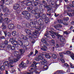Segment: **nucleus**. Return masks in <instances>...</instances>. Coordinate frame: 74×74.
<instances>
[{"label": "nucleus", "mask_w": 74, "mask_h": 74, "mask_svg": "<svg viewBox=\"0 0 74 74\" xmlns=\"http://www.w3.org/2000/svg\"><path fill=\"white\" fill-rule=\"evenodd\" d=\"M22 37L23 38V39L24 40H28V38H26V36L23 35H22Z\"/></svg>", "instance_id": "nucleus-33"}, {"label": "nucleus", "mask_w": 74, "mask_h": 74, "mask_svg": "<svg viewBox=\"0 0 74 74\" xmlns=\"http://www.w3.org/2000/svg\"><path fill=\"white\" fill-rule=\"evenodd\" d=\"M58 22L60 23H63L64 25H69V24H67L66 23L63 22V21L60 19L58 20Z\"/></svg>", "instance_id": "nucleus-15"}, {"label": "nucleus", "mask_w": 74, "mask_h": 74, "mask_svg": "<svg viewBox=\"0 0 74 74\" xmlns=\"http://www.w3.org/2000/svg\"><path fill=\"white\" fill-rule=\"evenodd\" d=\"M64 33L65 34H69V33H68V32L66 31L64 32Z\"/></svg>", "instance_id": "nucleus-57"}, {"label": "nucleus", "mask_w": 74, "mask_h": 74, "mask_svg": "<svg viewBox=\"0 0 74 74\" xmlns=\"http://www.w3.org/2000/svg\"><path fill=\"white\" fill-rule=\"evenodd\" d=\"M71 24V25H74V21H72Z\"/></svg>", "instance_id": "nucleus-64"}, {"label": "nucleus", "mask_w": 74, "mask_h": 74, "mask_svg": "<svg viewBox=\"0 0 74 74\" xmlns=\"http://www.w3.org/2000/svg\"><path fill=\"white\" fill-rule=\"evenodd\" d=\"M34 64H32L31 66L33 67H36V65L38 63L36 62H33Z\"/></svg>", "instance_id": "nucleus-28"}, {"label": "nucleus", "mask_w": 74, "mask_h": 74, "mask_svg": "<svg viewBox=\"0 0 74 74\" xmlns=\"http://www.w3.org/2000/svg\"><path fill=\"white\" fill-rule=\"evenodd\" d=\"M65 44H64V43L63 42H62L60 43V45L61 47H64Z\"/></svg>", "instance_id": "nucleus-44"}, {"label": "nucleus", "mask_w": 74, "mask_h": 74, "mask_svg": "<svg viewBox=\"0 0 74 74\" xmlns=\"http://www.w3.org/2000/svg\"><path fill=\"white\" fill-rule=\"evenodd\" d=\"M20 51L21 52V54H23V53H24L25 52V50L22 49H20Z\"/></svg>", "instance_id": "nucleus-40"}, {"label": "nucleus", "mask_w": 74, "mask_h": 74, "mask_svg": "<svg viewBox=\"0 0 74 74\" xmlns=\"http://www.w3.org/2000/svg\"><path fill=\"white\" fill-rule=\"evenodd\" d=\"M62 27V25H60V24L58 25V26H54V27H55V28H56V29H57V30H59V29L58 28Z\"/></svg>", "instance_id": "nucleus-27"}, {"label": "nucleus", "mask_w": 74, "mask_h": 74, "mask_svg": "<svg viewBox=\"0 0 74 74\" xmlns=\"http://www.w3.org/2000/svg\"><path fill=\"white\" fill-rule=\"evenodd\" d=\"M12 19H15V16H11Z\"/></svg>", "instance_id": "nucleus-61"}, {"label": "nucleus", "mask_w": 74, "mask_h": 74, "mask_svg": "<svg viewBox=\"0 0 74 74\" xmlns=\"http://www.w3.org/2000/svg\"><path fill=\"white\" fill-rule=\"evenodd\" d=\"M19 40L18 42L16 41H15L16 43V44H13V45L16 48H17V47H19V45H20V46H22L23 45V40H21V38H18Z\"/></svg>", "instance_id": "nucleus-7"}, {"label": "nucleus", "mask_w": 74, "mask_h": 74, "mask_svg": "<svg viewBox=\"0 0 74 74\" xmlns=\"http://www.w3.org/2000/svg\"><path fill=\"white\" fill-rule=\"evenodd\" d=\"M69 5L70 7H74V6L72 4H69Z\"/></svg>", "instance_id": "nucleus-58"}, {"label": "nucleus", "mask_w": 74, "mask_h": 74, "mask_svg": "<svg viewBox=\"0 0 74 74\" xmlns=\"http://www.w3.org/2000/svg\"><path fill=\"white\" fill-rule=\"evenodd\" d=\"M45 54H46V53L45 52L43 54L41 53L40 55L41 56H43L45 55V56L47 58H51V56L49 55H45Z\"/></svg>", "instance_id": "nucleus-16"}, {"label": "nucleus", "mask_w": 74, "mask_h": 74, "mask_svg": "<svg viewBox=\"0 0 74 74\" xmlns=\"http://www.w3.org/2000/svg\"><path fill=\"white\" fill-rule=\"evenodd\" d=\"M54 34H55L56 36H59L58 33L56 32H53V31H50L49 33L47 32V33L45 34V36L47 37L45 38L47 40H48L50 38L48 36H51L53 38H55V35Z\"/></svg>", "instance_id": "nucleus-5"}, {"label": "nucleus", "mask_w": 74, "mask_h": 74, "mask_svg": "<svg viewBox=\"0 0 74 74\" xmlns=\"http://www.w3.org/2000/svg\"><path fill=\"white\" fill-rule=\"evenodd\" d=\"M52 57L53 59H55L57 58V56H56V55L55 54H53L52 55Z\"/></svg>", "instance_id": "nucleus-36"}, {"label": "nucleus", "mask_w": 74, "mask_h": 74, "mask_svg": "<svg viewBox=\"0 0 74 74\" xmlns=\"http://www.w3.org/2000/svg\"><path fill=\"white\" fill-rule=\"evenodd\" d=\"M41 41L42 42H43L44 44H45V45H47V46H48V43H47V42L46 40L42 38L41 39Z\"/></svg>", "instance_id": "nucleus-18"}, {"label": "nucleus", "mask_w": 74, "mask_h": 74, "mask_svg": "<svg viewBox=\"0 0 74 74\" xmlns=\"http://www.w3.org/2000/svg\"><path fill=\"white\" fill-rule=\"evenodd\" d=\"M23 48L25 50H27V47H24Z\"/></svg>", "instance_id": "nucleus-59"}, {"label": "nucleus", "mask_w": 74, "mask_h": 74, "mask_svg": "<svg viewBox=\"0 0 74 74\" xmlns=\"http://www.w3.org/2000/svg\"><path fill=\"white\" fill-rule=\"evenodd\" d=\"M10 71V72L11 73H14V72H15L16 71L15 69H10L9 70Z\"/></svg>", "instance_id": "nucleus-32"}, {"label": "nucleus", "mask_w": 74, "mask_h": 74, "mask_svg": "<svg viewBox=\"0 0 74 74\" xmlns=\"http://www.w3.org/2000/svg\"><path fill=\"white\" fill-rule=\"evenodd\" d=\"M33 21L34 22L31 21L30 22V25L27 24L26 26L27 27H28L29 26H32V27L35 28V32H31L30 30L27 29L25 30L26 33L29 34V39L31 40H33V38H36L37 36L39 34L38 31L40 30V29H42L44 27V22L42 19H39L38 21V22L37 21L36 19H35Z\"/></svg>", "instance_id": "nucleus-1"}, {"label": "nucleus", "mask_w": 74, "mask_h": 74, "mask_svg": "<svg viewBox=\"0 0 74 74\" xmlns=\"http://www.w3.org/2000/svg\"><path fill=\"white\" fill-rule=\"evenodd\" d=\"M2 30H4V29H6L7 27H6V26L4 25V23H2Z\"/></svg>", "instance_id": "nucleus-25"}, {"label": "nucleus", "mask_w": 74, "mask_h": 74, "mask_svg": "<svg viewBox=\"0 0 74 74\" xmlns=\"http://www.w3.org/2000/svg\"><path fill=\"white\" fill-rule=\"evenodd\" d=\"M39 11V9H38V8L37 7H36L35 8V9L34 10H33L32 11V14H35L36 12H38Z\"/></svg>", "instance_id": "nucleus-17"}, {"label": "nucleus", "mask_w": 74, "mask_h": 74, "mask_svg": "<svg viewBox=\"0 0 74 74\" xmlns=\"http://www.w3.org/2000/svg\"><path fill=\"white\" fill-rule=\"evenodd\" d=\"M9 41L12 44L13 43H14V42L15 41V39H14L13 38H10Z\"/></svg>", "instance_id": "nucleus-30"}, {"label": "nucleus", "mask_w": 74, "mask_h": 74, "mask_svg": "<svg viewBox=\"0 0 74 74\" xmlns=\"http://www.w3.org/2000/svg\"><path fill=\"white\" fill-rule=\"evenodd\" d=\"M29 0H27L28 1H29ZM30 1L27 2L26 3V5H27V6H29L30 5H32V2H33L34 0H30Z\"/></svg>", "instance_id": "nucleus-13"}, {"label": "nucleus", "mask_w": 74, "mask_h": 74, "mask_svg": "<svg viewBox=\"0 0 74 74\" xmlns=\"http://www.w3.org/2000/svg\"><path fill=\"white\" fill-rule=\"evenodd\" d=\"M10 50H12V51H14L15 50V46H12Z\"/></svg>", "instance_id": "nucleus-46"}, {"label": "nucleus", "mask_w": 74, "mask_h": 74, "mask_svg": "<svg viewBox=\"0 0 74 74\" xmlns=\"http://www.w3.org/2000/svg\"><path fill=\"white\" fill-rule=\"evenodd\" d=\"M12 34L13 36H16V37H18L19 36V34H17L16 33V32H12Z\"/></svg>", "instance_id": "nucleus-19"}, {"label": "nucleus", "mask_w": 74, "mask_h": 74, "mask_svg": "<svg viewBox=\"0 0 74 74\" xmlns=\"http://www.w3.org/2000/svg\"><path fill=\"white\" fill-rule=\"evenodd\" d=\"M4 3L1 2L0 3V12H1V10L2 9L3 11L4 12H8L9 10L6 8V7L3 6Z\"/></svg>", "instance_id": "nucleus-8"}, {"label": "nucleus", "mask_w": 74, "mask_h": 74, "mask_svg": "<svg viewBox=\"0 0 74 74\" xmlns=\"http://www.w3.org/2000/svg\"><path fill=\"white\" fill-rule=\"evenodd\" d=\"M60 56L61 58H63V55L62 53H59Z\"/></svg>", "instance_id": "nucleus-45"}, {"label": "nucleus", "mask_w": 74, "mask_h": 74, "mask_svg": "<svg viewBox=\"0 0 74 74\" xmlns=\"http://www.w3.org/2000/svg\"><path fill=\"white\" fill-rule=\"evenodd\" d=\"M70 56L73 60H74V55L73 53H72V55H71Z\"/></svg>", "instance_id": "nucleus-47"}, {"label": "nucleus", "mask_w": 74, "mask_h": 74, "mask_svg": "<svg viewBox=\"0 0 74 74\" xmlns=\"http://www.w3.org/2000/svg\"><path fill=\"white\" fill-rule=\"evenodd\" d=\"M0 69H1V70H5L4 66H1V64H0Z\"/></svg>", "instance_id": "nucleus-31"}, {"label": "nucleus", "mask_w": 74, "mask_h": 74, "mask_svg": "<svg viewBox=\"0 0 74 74\" xmlns=\"http://www.w3.org/2000/svg\"><path fill=\"white\" fill-rule=\"evenodd\" d=\"M4 38H5V36H2L1 37L0 36V41L1 39H4Z\"/></svg>", "instance_id": "nucleus-49"}, {"label": "nucleus", "mask_w": 74, "mask_h": 74, "mask_svg": "<svg viewBox=\"0 0 74 74\" xmlns=\"http://www.w3.org/2000/svg\"><path fill=\"white\" fill-rule=\"evenodd\" d=\"M42 3L43 4H45L44 5L43 4H40L39 6V9L40 11H44L45 10L43 8L44 7V8H47L48 10L47 11L48 12H49L51 10V7L50 6L47 5V3L46 1H42Z\"/></svg>", "instance_id": "nucleus-4"}, {"label": "nucleus", "mask_w": 74, "mask_h": 74, "mask_svg": "<svg viewBox=\"0 0 74 74\" xmlns=\"http://www.w3.org/2000/svg\"><path fill=\"white\" fill-rule=\"evenodd\" d=\"M58 0H51L50 1H49V4H51V5H53L55 7H58V5L56 3V2L58 1Z\"/></svg>", "instance_id": "nucleus-10"}, {"label": "nucleus", "mask_w": 74, "mask_h": 74, "mask_svg": "<svg viewBox=\"0 0 74 74\" xmlns=\"http://www.w3.org/2000/svg\"><path fill=\"white\" fill-rule=\"evenodd\" d=\"M8 27L9 29H13L15 28V26L13 24H10L8 25Z\"/></svg>", "instance_id": "nucleus-14"}, {"label": "nucleus", "mask_w": 74, "mask_h": 74, "mask_svg": "<svg viewBox=\"0 0 74 74\" xmlns=\"http://www.w3.org/2000/svg\"><path fill=\"white\" fill-rule=\"evenodd\" d=\"M70 64L71 69H74V65L73 64L71 63H70Z\"/></svg>", "instance_id": "nucleus-42"}, {"label": "nucleus", "mask_w": 74, "mask_h": 74, "mask_svg": "<svg viewBox=\"0 0 74 74\" xmlns=\"http://www.w3.org/2000/svg\"><path fill=\"white\" fill-rule=\"evenodd\" d=\"M17 28L19 29V30H20V29H21L22 30V29H23V28L22 27L19 25H17Z\"/></svg>", "instance_id": "nucleus-37"}, {"label": "nucleus", "mask_w": 74, "mask_h": 74, "mask_svg": "<svg viewBox=\"0 0 74 74\" xmlns=\"http://www.w3.org/2000/svg\"><path fill=\"white\" fill-rule=\"evenodd\" d=\"M64 71H61V70H58L56 72V73H54V74H56V73H58L59 74V73H60V74H64Z\"/></svg>", "instance_id": "nucleus-20"}, {"label": "nucleus", "mask_w": 74, "mask_h": 74, "mask_svg": "<svg viewBox=\"0 0 74 74\" xmlns=\"http://www.w3.org/2000/svg\"><path fill=\"white\" fill-rule=\"evenodd\" d=\"M38 3L37 2H35L32 3V6L33 7H35L37 6L38 5Z\"/></svg>", "instance_id": "nucleus-24"}, {"label": "nucleus", "mask_w": 74, "mask_h": 74, "mask_svg": "<svg viewBox=\"0 0 74 74\" xmlns=\"http://www.w3.org/2000/svg\"><path fill=\"white\" fill-rule=\"evenodd\" d=\"M35 17L36 19H38L40 17H42L43 19H45L47 18L46 15L45 14H43L42 15L40 11L39 13L35 14Z\"/></svg>", "instance_id": "nucleus-6"}, {"label": "nucleus", "mask_w": 74, "mask_h": 74, "mask_svg": "<svg viewBox=\"0 0 74 74\" xmlns=\"http://www.w3.org/2000/svg\"><path fill=\"white\" fill-rule=\"evenodd\" d=\"M11 45H8L7 47L8 49H9V50H11Z\"/></svg>", "instance_id": "nucleus-43"}, {"label": "nucleus", "mask_w": 74, "mask_h": 74, "mask_svg": "<svg viewBox=\"0 0 74 74\" xmlns=\"http://www.w3.org/2000/svg\"><path fill=\"white\" fill-rule=\"evenodd\" d=\"M26 66V64L25 63L22 62L21 63V64L19 65V67L20 69H22V68L25 67Z\"/></svg>", "instance_id": "nucleus-12"}, {"label": "nucleus", "mask_w": 74, "mask_h": 74, "mask_svg": "<svg viewBox=\"0 0 74 74\" xmlns=\"http://www.w3.org/2000/svg\"><path fill=\"white\" fill-rule=\"evenodd\" d=\"M13 2V1L12 0L10 1H7L5 2L6 4H7V5H10V4H12Z\"/></svg>", "instance_id": "nucleus-22"}, {"label": "nucleus", "mask_w": 74, "mask_h": 74, "mask_svg": "<svg viewBox=\"0 0 74 74\" xmlns=\"http://www.w3.org/2000/svg\"><path fill=\"white\" fill-rule=\"evenodd\" d=\"M60 40L61 42H64L65 41V39L63 37H61L60 38Z\"/></svg>", "instance_id": "nucleus-34"}, {"label": "nucleus", "mask_w": 74, "mask_h": 74, "mask_svg": "<svg viewBox=\"0 0 74 74\" xmlns=\"http://www.w3.org/2000/svg\"><path fill=\"white\" fill-rule=\"evenodd\" d=\"M51 42L53 44H55V41H54V40H52L51 41Z\"/></svg>", "instance_id": "nucleus-53"}, {"label": "nucleus", "mask_w": 74, "mask_h": 74, "mask_svg": "<svg viewBox=\"0 0 74 74\" xmlns=\"http://www.w3.org/2000/svg\"><path fill=\"white\" fill-rule=\"evenodd\" d=\"M24 2H25V1H23L20 2V4H16L15 6L14 7V9L15 10H17L19 7H21V8H22V7H23L24 4ZM21 4L22 5H21Z\"/></svg>", "instance_id": "nucleus-9"}, {"label": "nucleus", "mask_w": 74, "mask_h": 74, "mask_svg": "<svg viewBox=\"0 0 74 74\" xmlns=\"http://www.w3.org/2000/svg\"><path fill=\"white\" fill-rule=\"evenodd\" d=\"M60 60H61V62L62 63H64V62H65V61H64V60H63V58H61L60 59Z\"/></svg>", "instance_id": "nucleus-50"}, {"label": "nucleus", "mask_w": 74, "mask_h": 74, "mask_svg": "<svg viewBox=\"0 0 74 74\" xmlns=\"http://www.w3.org/2000/svg\"><path fill=\"white\" fill-rule=\"evenodd\" d=\"M48 22H49V20L46 19L45 21V22L46 23H48Z\"/></svg>", "instance_id": "nucleus-52"}, {"label": "nucleus", "mask_w": 74, "mask_h": 74, "mask_svg": "<svg viewBox=\"0 0 74 74\" xmlns=\"http://www.w3.org/2000/svg\"><path fill=\"white\" fill-rule=\"evenodd\" d=\"M8 43V41L5 40V41L4 44H5V45H7Z\"/></svg>", "instance_id": "nucleus-51"}, {"label": "nucleus", "mask_w": 74, "mask_h": 74, "mask_svg": "<svg viewBox=\"0 0 74 74\" xmlns=\"http://www.w3.org/2000/svg\"><path fill=\"white\" fill-rule=\"evenodd\" d=\"M19 52L15 51L14 53V55L16 57V58H14L13 60L11 59V58H8L9 61H5L3 63V65L4 66H8L9 67H12L14 66L13 64L14 62H16L18 60L21 59V55L20 54H18Z\"/></svg>", "instance_id": "nucleus-2"}, {"label": "nucleus", "mask_w": 74, "mask_h": 74, "mask_svg": "<svg viewBox=\"0 0 74 74\" xmlns=\"http://www.w3.org/2000/svg\"><path fill=\"white\" fill-rule=\"evenodd\" d=\"M67 14L69 16H74V12H72V13L67 12Z\"/></svg>", "instance_id": "nucleus-29"}, {"label": "nucleus", "mask_w": 74, "mask_h": 74, "mask_svg": "<svg viewBox=\"0 0 74 74\" xmlns=\"http://www.w3.org/2000/svg\"><path fill=\"white\" fill-rule=\"evenodd\" d=\"M0 47L2 48H5V46L3 43H2L1 44Z\"/></svg>", "instance_id": "nucleus-39"}, {"label": "nucleus", "mask_w": 74, "mask_h": 74, "mask_svg": "<svg viewBox=\"0 0 74 74\" xmlns=\"http://www.w3.org/2000/svg\"><path fill=\"white\" fill-rule=\"evenodd\" d=\"M38 51L37 50H36L35 51V55H36V54H37V53H38Z\"/></svg>", "instance_id": "nucleus-60"}, {"label": "nucleus", "mask_w": 74, "mask_h": 74, "mask_svg": "<svg viewBox=\"0 0 74 74\" xmlns=\"http://www.w3.org/2000/svg\"><path fill=\"white\" fill-rule=\"evenodd\" d=\"M66 53L68 54H70V53H71V52L70 51H68L66 52Z\"/></svg>", "instance_id": "nucleus-54"}, {"label": "nucleus", "mask_w": 74, "mask_h": 74, "mask_svg": "<svg viewBox=\"0 0 74 74\" xmlns=\"http://www.w3.org/2000/svg\"><path fill=\"white\" fill-rule=\"evenodd\" d=\"M28 13V12L27 11H23L22 13V14L23 15H26V14H27Z\"/></svg>", "instance_id": "nucleus-38"}, {"label": "nucleus", "mask_w": 74, "mask_h": 74, "mask_svg": "<svg viewBox=\"0 0 74 74\" xmlns=\"http://www.w3.org/2000/svg\"><path fill=\"white\" fill-rule=\"evenodd\" d=\"M69 17H67L64 18L63 21L64 22H66L67 21H69Z\"/></svg>", "instance_id": "nucleus-35"}, {"label": "nucleus", "mask_w": 74, "mask_h": 74, "mask_svg": "<svg viewBox=\"0 0 74 74\" xmlns=\"http://www.w3.org/2000/svg\"><path fill=\"white\" fill-rule=\"evenodd\" d=\"M32 9H33V8L32 7H29L27 8L28 11H31V10H32Z\"/></svg>", "instance_id": "nucleus-41"}, {"label": "nucleus", "mask_w": 74, "mask_h": 74, "mask_svg": "<svg viewBox=\"0 0 74 74\" xmlns=\"http://www.w3.org/2000/svg\"><path fill=\"white\" fill-rule=\"evenodd\" d=\"M59 46L58 44H56V47L55 46H53L51 48H50L51 49V51H54V49L55 48H59Z\"/></svg>", "instance_id": "nucleus-23"}, {"label": "nucleus", "mask_w": 74, "mask_h": 74, "mask_svg": "<svg viewBox=\"0 0 74 74\" xmlns=\"http://www.w3.org/2000/svg\"><path fill=\"white\" fill-rule=\"evenodd\" d=\"M64 66H66V67H68V66H69V65H68V64L66 63H65L64 64Z\"/></svg>", "instance_id": "nucleus-62"}, {"label": "nucleus", "mask_w": 74, "mask_h": 74, "mask_svg": "<svg viewBox=\"0 0 74 74\" xmlns=\"http://www.w3.org/2000/svg\"><path fill=\"white\" fill-rule=\"evenodd\" d=\"M36 73V74H39L40 73V72H39L38 71H35Z\"/></svg>", "instance_id": "nucleus-63"}, {"label": "nucleus", "mask_w": 74, "mask_h": 74, "mask_svg": "<svg viewBox=\"0 0 74 74\" xmlns=\"http://www.w3.org/2000/svg\"><path fill=\"white\" fill-rule=\"evenodd\" d=\"M0 22L1 23H8V22H10V19H8V18H5L3 20V18L2 17H0Z\"/></svg>", "instance_id": "nucleus-11"}, {"label": "nucleus", "mask_w": 74, "mask_h": 74, "mask_svg": "<svg viewBox=\"0 0 74 74\" xmlns=\"http://www.w3.org/2000/svg\"><path fill=\"white\" fill-rule=\"evenodd\" d=\"M25 18L26 19H29L30 18V14L27 13V14H26Z\"/></svg>", "instance_id": "nucleus-21"}, {"label": "nucleus", "mask_w": 74, "mask_h": 74, "mask_svg": "<svg viewBox=\"0 0 74 74\" xmlns=\"http://www.w3.org/2000/svg\"><path fill=\"white\" fill-rule=\"evenodd\" d=\"M41 54H40V56H38V58H35V60L36 61H39L40 59V60H42V62H41L42 64L43 65H45L42 68V69L43 70L42 71H44L45 70H47L48 69V67L46 65L47 64V60H45L43 59V57L41 56Z\"/></svg>", "instance_id": "nucleus-3"}, {"label": "nucleus", "mask_w": 74, "mask_h": 74, "mask_svg": "<svg viewBox=\"0 0 74 74\" xmlns=\"http://www.w3.org/2000/svg\"><path fill=\"white\" fill-rule=\"evenodd\" d=\"M4 0H1L0 2V4L1 3H3L4 4Z\"/></svg>", "instance_id": "nucleus-56"}, {"label": "nucleus", "mask_w": 74, "mask_h": 74, "mask_svg": "<svg viewBox=\"0 0 74 74\" xmlns=\"http://www.w3.org/2000/svg\"><path fill=\"white\" fill-rule=\"evenodd\" d=\"M42 48H41V50H43V51H47V47L45 46V45H44Z\"/></svg>", "instance_id": "nucleus-26"}, {"label": "nucleus", "mask_w": 74, "mask_h": 74, "mask_svg": "<svg viewBox=\"0 0 74 74\" xmlns=\"http://www.w3.org/2000/svg\"><path fill=\"white\" fill-rule=\"evenodd\" d=\"M11 33H10V32H8V37H11Z\"/></svg>", "instance_id": "nucleus-48"}, {"label": "nucleus", "mask_w": 74, "mask_h": 74, "mask_svg": "<svg viewBox=\"0 0 74 74\" xmlns=\"http://www.w3.org/2000/svg\"><path fill=\"white\" fill-rule=\"evenodd\" d=\"M3 33H4V34L5 35V37H6V36H7V31H4Z\"/></svg>", "instance_id": "nucleus-55"}]
</instances>
